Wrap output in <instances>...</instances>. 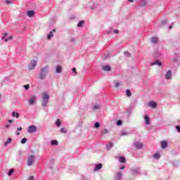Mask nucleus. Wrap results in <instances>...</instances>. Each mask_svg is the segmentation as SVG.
Instances as JSON below:
<instances>
[{
	"instance_id": "62",
	"label": "nucleus",
	"mask_w": 180,
	"mask_h": 180,
	"mask_svg": "<svg viewBox=\"0 0 180 180\" xmlns=\"http://www.w3.org/2000/svg\"><path fill=\"white\" fill-rule=\"evenodd\" d=\"M172 25H174V22H172Z\"/></svg>"
},
{
	"instance_id": "52",
	"label": "nucleus",
	"mask_w": 180,
	"mask_h": 180,
	"mask_svg": "<svg viewBox=\"0 0 180 180\" xmlns=\"http://www.w3.org/2000/svg\"><path fill=\"white\" fill-rule=\"evenodd\" d=\"M124 168H126V166L122 165L120 167V169H124Z\"/></svg>"
},
{
	"instance_id": "39",
	"label": "nucleus",
	"mask_w": 180,
	"mask_h": 180,
	"mask_svg": "<svg viewBox=\"0 0 180 180\" xmlns=\"http://www.w3.org/2000/svg\"><path fill=\"white\" fill-rule=\"evenodd\" d=\"M122 84L120 82H115V88H119Z\"/></svg>"
},
{
	"instance_id": "38",
	"label": "nucleus",
	"mask_w": 180,
	"mask_h": 180,
	"mask_svg": "<svg viewBox=\"0 0 180 180\" xmlns=\"http://www.w3.org/2000/svg\"><path fill=\"white\" fill-rule=\"evenodd\" d=\"M122 124H123V121L121 120L117 121V126H122Z\"/></svg>"
},
{
	"instance_id": "49",
	"label": "nucleus",
	"mask_w": 180,
	"mask_h": 180,
	"mask_svg": "<svg viewBox=\"0 0 180 180\" xmlns=\"http://www.w3.org/2000/svg\"><path fill=\"white\" fill-rule=\"evenodd\" d=\"M60 132L61 133H65V128H61L60 129Z\"/></svg>"
},
{
	"instance_id": "26",
	"label": "nucleus",
	"mask_w": 180,
	"mask_h": 180,
	"mask_svg": "<svg viewBox=\"0 0 180 180\" xmlns=\"http://www.w3.org/2000/svg\"><path fill=\"white\" fill-rule=\"evenodd\" d=\"M51 146H58V141L57 140H52L51 141Z\"/></svg>"
},
{
	"instance_id": "15",
	"label": "nucleus",
	"mask_w": 180,
	"mask_h": 180,
	"mask_svg": "<svg viewBox=\"0 0 180 180\" xmlns=\"http://www.w3.org/2000/svg\"><path fill=\"white\" fill-rule=\"evenodd\" d=\"M63 68L60 65H56V72H57V74H61Z\"/></svg>"
},
{
	"instance_id": "57",
	"label": "nucleus",
	"mask_w": 180,
	"mask_h": 180,
	"mask_svg": "<svg viewBox=\"0 0 180 180\" xmlns=\"http://www.w3.org/2000/svg\"><path fill=\"white\" fill-rule=\"evenodd\" d=\"M169 30H171V29H172V25H169Z\"/></svg>"
},
{
	"instance_id": "28",
	"label": "nucleus",
	"mask_w": 180,
	"mask_h": 180,
	"mask_svg": "<svg viewBox=\"0 0 180 180\" xmlns=\"http://www.w3.org/2000/svg\"><path fill=\"white\" fill-rule=\"evenodd\" d=\"M112 147H113V143H110L106 145V150H109Z\"/></svg>"
},
{
	"instance_id": "45",
	"label": "nucleus",
	"mask_w": 180,
	"mask_h": 180,
	"mask_svg": "<svg viewBox=\"0 0 180 180\" xmlns=\"http://www.w3.org/2000/svg\"><path fill=\"white\" fill-rule=\"evenodd\" d=\"M6 4L7 5H11V4H12V1H11V0H6Z\"/></svg>"
},
{
	"instance_id": "59",
	"label": "nucleus",
	"mask_w": 180,
	"mask_h": 180,
	"mask_svg": "<svg viewBox=\"0 0 180 180\" xmlns=\"http://www.w3.org/2000/svg\"><path fill=\"white\" fill-rule=\"evenodd\" d=\"M17 136H20V132H16Z\"/></svg>"
},
{
	"instance_id": "14",
	"label": "nucleus",
	"mask_w": 180,
	"mask_h": 180,
	"mask_svg": "<svg viewBox=\"0 0 180 180\" xmlns=\"http://www.w3.org/2000/svg\"><path fill=\"white\" fill-rule=\"evenodd\" d=\"M103 165H102V163H98L97 165H96L95 167H94V171H99L100 169H102V167Z\"/></svg>"
},
{
	"instance_id": "23",
	"label": "nucleus",
	"mask_w": 180,
	"mask_h": 180,
	"mask_svg": "<svg viewBox=\"0 0 180 180\" xmlns=\"http://www.w3.org/2000/svg\"><path fill=\"white\" fill-rule=\"evenodd\" d=\"M53 32H56V29H53V31H51L49 32V34L47 36L48 40H50V39H51V37H53Z\"/></svg>"
},
{
	"instance_id": "36",
	"label": "nucleus",
	"mask_w": 180,
	"mask_h": 180,
	"mask_svg": "<svg viewBox=\"0 0 180 180\" xmlns=\"http://www.w3.org/2000/svg\"><path fill=\"white\" fill-rule=\"evenodd\" d=\"M167 23H168V20H163L161 22L162 26H165V25H167Z\"/></svg>"
},
{
	"instance_id": "31",
	"label": "nucleus",
	"mask_w": 180,
	"mask_h": 180,
	"mask_svg": "<svg viewBox=\"0 0 180 180\" xmlns=\"http://www.w3.org/2000/svg\"><path fill=\"white\" fill-rule=\"evenodd\" d=\"M108 133H109V131H108V129H104L101 132V136H104V134H108Z\"/></svg>"
},
{
	"instance_id": "32",
	"label": "nucleus",
	"mask_w": 180,
	"mask_h": 180,
	"mask_svg": "<svg viewBox=\"0 0 180 180\" xmlns=\"http://www.w3.org/2000/svg\"><path fill=\"white\" fill-rule=\"evenodd\" d=\"M146 5H147V1H146V0H142L139 6H146Z\"/></svg>"
},
{
	"instance_id": "51",
	"label": "nucleus",
	"mask_w": 180,
	"mask_h": 180,
	"mask_svg": "<svg viewBox=\"0 0 180 180\" xmlns=\"http://www.w3.org/2000/svg\"><path fill=\"white\" fill-rule=\"evenodd\" d=\"M28 180H34V176H30Z\"/></svg>"
},
{
	"instance_id": "48",
	"label": "nucleus",
	"mask_w": 180,
	"mask_h": 180,
	"mask_svg": "<svg viewBox=\"0 0 180 180\" xmlns=\"http://www.w3.org/2000/svg\"><path fill=\"white\" fill-rule=\"evenodd\" d=\"M93 108L94 109V110H96V109H99V105H94Z\"/></svg>"
},
{
	"instance_id": "6",
	"label": "nucleus",
	"mask_w": 180,
	"mask_h": 180,
	"mask_svg": "<svg viewBox=\"0 0 180 180\" xmlns=\"http://www.w3.org/2000/svg\"><path fill=\"white\" fill-rule=\"evenodd\" d=\"M1 39L5 40V41H9V40H12L13 37L12 36L9 37L8 33H4V35Z\"/></svg>"
},
{
	"instance_id": "21",
	"label": "nucleus",
	"mask_w": 180,
	"mask_h": 180,
	"mask_svg": "<svg viewBox=\"0 0 180 180\" xmlns=\"http://www.w3.org/2000/svg\"><path fill=\"white\" fill-rule=\"evenodd\" d=\"M122 174L120 172H118L116 176L115 180H120L122 179Z\"/></svg>"
},
{
	"instance_id": "11",
	"label": "nucleus",
	"mask_w": 180,
	"mask_h": 180,
	"mask_svg": "<svg viewBox=\"0 0 180 180\" xmlns=\"http://www.w3.org/2000/svg\"><path fill=\"white\" fill-rule=\"evenodd\" d=\"M168 147V142L167 141H162L161 142V148L164 149L167 148Z\"/></svg>"
},
{
	"instance_id": "3",
	"label": "nucleus",
	"mask_w": 180,
	"mask_h": 180,
	"mask_svg": "<svg viewBox=\"0 0 180 180\" xmlns=\"http://www.w3.org/2000/svg\"><path fill=\"white\" fill-rule=\"evenodd\" d=\"M36 160V155H30L28 156L27 160V165L28 167H32L33 164L34 163V161Z\"/></svg>"
},
{
	"instance_id": "22",
	"label": "nucleus",
	"mask_w": 180,
	"mask_h": 180,
	"mask_svg": "<svg viewBox=\"0 0 180 180\" xmlns=\"http://www.w3.org/2000/svg\"><path fill=\"white\" fill-rule=\"evenodd\" d=\"M161 158V154L157 153H155L153 155V158H155V160H160V158Z\"/></svg>"
},
{
	"instance_id": "5",
	"label": "nucleus",
	"mask_w": 180,
	"mask_h": 180,
	"mask_svg": "<svg viewBox=\"0 0 180 180\" xmlns=\"http://www.w3.org/2000/svg\"><path fill=\"white\" fill-rule=\"evenodd\" d=\"M37 65V61L36 60H31L28 65V70L30 71H32L34 68H36V66Z\"/></svg>"
},
{
	"instance_id": "18",
	"label": "nucleus",
	"mask_w": 180,
	"mask_h": 180,
	"mask_svg": "<svg viewBox=\"0 0 180 180\" xmlns=\"http://www.w3.org/2000/svg\"><path fill=\"white\" fill-rule=\"evenodd\" d=\"M148 106H150V108H157V103H155L154 101H150L148 103Z\"/></svg>"
},
{
	"instance_id": "12",
	"label": "nucleus",
	"mask_w": 180,
	"mask_h": 180,
	"mask_svg": "<svg viewBox=\"0 0 180 180\" xmlns=\"http://www.w3.org/2000/svg\"><path fill=\"white\" fill-rule=\"evenodd\" d=\"M150 65H158L159 67H161V65H162V63L158 60H156L155 62L150 63Z\"/></svg>"
},
{
	"instance_id": "58",
	"label": "nucleus",
	"mask_w": 180,
	"mask_h": 180,
	"mask_svg": "<svg viewBox=\"0 0 180 180\" xmlns=\"http://www.w3.org/2000/svg\"><path fill=\"white\" fill-rule=\"evenodd\" d=\"M9 127H10L9 124L6 125V129H9Z\"/></svg>"
},
{
	"instance_id": "13",
	"label": "nucleus",
	"mask_w": 180,
	"mask_h": 180,
	"mask_svg": "<svg viewBox=\"0 0 180 180\" xmlns=\"http://www.w3.org/2000/svg\"><path fill=\"white\" fill-rule=\"evenodd\" d=\"M134 146H135L136 148H138L139 150L143 148V143L136 142L134 143Z\"/></svg>"
},
{
	"instance_id": "7",
	"label": "nucleus",
	"mask_w": 180,
	"mask_h": 180,
	"mask_svg": "<svg viewBox=\"0 0 180 180\" xmlns=\"http://www.w3.org/2000/svg\"><path fill=\"white\" fill-rule=\"evenodd\" d=\"M37 131V127L34 125H30L28 127V131L29 133H34V131Z\"/></svg>"
},
{
	"instance_id": "55",
	"label": "nucleus",
	"mask_w": 180,
	"mask_h": 180,
	"mask_svg": "<svg viewBox=\"0 0 180 180\" xmlns=\"http://www.w3.org/2000/svg\"><path fill=\"white\" fill-rule=\"evenodd\" d=\"M114 33L118 34V33H119V30H114Z\"/></svg>"
},
{
	"instance_id": "29",
	"label": "nucleus",
	"mask_w": 180,
	"mask_h": 180,
	"mask_svg": "<svg viewBox=\"0 0 180 180\" xmlns=\"http://www.w3.org/2000/svg\"><path fill=\"white\" fill-rule=\"evenodd\" d=\"M84 22H85L84 20L79 21L77 24V27H82V26H84Z\"/></svg>"
},
{
	"instance_id": "53",
	"label": "nucleus",
	"mask_w": 180,
	"mask_h": 180,
	"mask_svg": "<svg viewBox=\"0 0 180 180\" xmlns=\"http://www.w3.org/2000/svg\"><path fill=\"white\" fill-rule=\"evenodd\" d=\"M127 112L128 113H131V108H128L127 109Z\"/></svg>"
},
{
	"instance_id": "34",
	"label": "nucleus",
	"mask_w": 180,
	"mask_h": 180,
	"mask_svg": "<svg viewBox=\"0 0 180 180\" xmlns=\"http://www.w3.org/2000/svg\"><path fill=\"white\" fill-rule=\"evenodd\" d=\"M120 136H129V132H126L124 131H122L121 133L120 134Z\"/></svg>"
},
{
	"instance_id": "43",
	"label": "nucleus",
	"mask_w": 180,
	"mask_h": 180,
	"mask_svg": "<svg viewBox=\"0 0 180 180\" xmlns=\"http://www.w3.org/2000/svg\"><path fill=\"white\" fill-rule=\"evenodd\" d=\"M171 164H172L173 167H178V162H171Z\"/></svg>"
},
{
	"instance_id": "25",
	"label": "nucleus",
	"mask_w": 180,
	"mask_h": 180,
	"mask_svg": "<svg viewBox=\"0 0 180 180\" xmlns=\"http://www.w3.org/2000/svg\"><path fill=\"white\" fill-rule=\"evenodd\" d=\"M179 58V54L174 53V58L173 59L174 63H176V61H178Z\"/></svg>"
},
{
	"instance_id": "47",
	"label": "nucleus",
	"mask_w": 180,
	"mask_h": 180,
	"mask_svg": "<svg viewBox=\"0 0 180 180\" xmlns=\"http://www.w3.org/2000/svg\"><path fill=\"white\" fill-rule=\"evenodd\" d=\"M72 73H73V74H77V68H73L72 69Z\"/></svg>"
},
{
	"instance_id": "63",
	"label": "nucleus",
	"mask_w": 180,
	"mask_h": 180,
	"mask_svg": "<svg viewBox=\"0 0 180 180\" xmlns=\"http://www.w3.org/2000/svg\"><path fill=\"white\" fill-rule=\"evenodd\" d=\"M0 98H1V94H0Z\"/></svg>"
},
{
	"instance_id": "46",
	"label": "nucleus",
	"mask_w": 180,
	"mask_h": 180,
	"mask_svg": "<svg viewBox=\"0 0 180 180\" xmlns=\"http://www.w3.org/2000/svg\"><path fill=\"white\" fill-rule=\"evenodd\" d=\"M176 131H178V133H180V126L179 125L176 126Z\"/></svg>"
},
{
	"instance_id": "60",
	"label": "nucleus",
	"mask_w": 180,
	"mask_h": 180,
	"mask_svg": "<svg viewBox=\"0 0 180 180\" xmlns=\"http://www.w3.org/2000/svg\"><path fill=\"white\" fill-rule=\"evenodd\" d=\"M134 0H129V2H133Z\"/></svg>"
},
{
	"instance_id": "35",
	"label": "nucleus",
	"mask_w": 180,
	"mask_h": 180,
	"mask_svg": "<svg viewBox=\"0 0 180 180\" xmlns=\"http://www.w3.org/2000/svg\"><path fill=\"white\" fill-rule=\"evenodd\" d=\"M126 94H127V96H128L129 98H130V96H131V91H130V89H127Z\"/></svg>"
},
{
	"instance_id": "10",
	"label": "nucleus",
	"mask_w": 180,
	"mask_h": 180,
	"mask_svg": "<svg viewBox=\"0 0 180 180\" xmlns=\"http://www.w3.org/2000/svg\"><path fill=\"white\" fill-rule=\"evenodd\" d=\"M150 43H152V44H157V43H158V37H153L150 39Z\"/></svg>"
},
{
	"instance_id": "2",
	"label": "nucleus",
	"mask_w": 180,
	"mask_h": 180,
	"mask_svg": "<svg viewBox=\"0 0 180 180\" xmlns=\"http://www.w3.org/2000/svg\"><path fill=\"white\" fill-rule=\"evenodd\" d=\"M42 99L43 103L41 104L44 108H46L47 106V104L49 103V99H50V96L46 93H42Z\"/></svg>"
},
{
	"instance_id": "37",
	"label": "nucleus",
	"mask_w": 180,
	"mask_h": 180,
	"mask_svg": "<svg viewBox=\"0 0 180 180\" xmlns=\"http://www.w3.org/2000/svg\"><path fill=\"white\" fill-rule=\"evenodd\" d=\"M13 172H15V170H13V169H11L8 172V176H11V175H12Z\"/></svg>"
},
{
	"instance_id": "61",
	"label": "nucleus",
	"mask_w": 180,
	"mask_h": 180,
	"mask_svg": "<svg viewBox=\"0 0 180 180\" xmlns=\"http://www.w3.org/2000/svg\"><path fill=\"white\" fill-rule=\"evenodd\" d=\"M70 18H71V19H74V16H71Z\"/></svg>"
},
{
	"instance_id": "9",
	"label": "nucleus",
	"mask_w": 180,
	"mask_h": 180,
	"mask_svg": "<svg viewBox=\"0 0 180 180\" xmlns=\"http://www.w3.org/2000/svg\"><path fill=\"white\" fill-rule=\"evenodd\" d=\"M171 77H172V71L168 70L165 75L166 79H171Z\"/></svg>"
},
{
	"instance_id": "1",
	"label": "nucleus",
	"mask_w": 180,
	"mask_h": 180,
	"mask_svg": "<svg viewBox=\"0 0 180 180\" xmlns=\"http://www.w3.org/2000/svg\"><path fill=\"white\" fill-rule=\"evenodd\" d=\"M49 70L50 67H49V65H46L42 68L39 72V79H46V77H47Z\"/></svg>"
},
{
	"instance_id": "30",
	"label": "nucleus",
	"mask_w": 180,
	"mask_h": 180,
	"mask_svg": "<svg viewBox=\"0 0 180 180\" xmlns=\"http://www.w3.org/2000/svg\"><path fill=\"white\" fill-rule=\"evenodd\" d=\"M101 127V123L98 122H96L94 123V129H99Z\"/></svg>"
},
{
	"instance_id": "20",
	"label": "nucleus",
	"mask_w": 180,
	"mask_h": 180,
	"mask_svg": "<svg viewBox=\"0 0 180 180\" xmlns=\"http://www.w3.org/2000/svg\"><path fill=\"white\" fill-rule=\"evenodd\" d=\"M103 70L104 71H112V68L110 67V65H105L103 66Z\"/></svg>"
},
{
	"instance_id": "54",
	"label": "nucleus",
	"mask_w": 180,
	"mask_h": 180,
	"mask_svg": "<svg viewBox=\"0 0 180 180\" xmlns=\"http://www.w3.org/2000/svg\"><path fill=\"white\" fill-rule=\"evenodd\" d=\"M18 131H22V127H19L17 129Z\"/></svg>"
},
{
	"instance_id": "4",
	"label": "nucleus",
	"mask_w": 180,
	"mask_h": 180,
	"mask_svg": "<svg viewBox=\"0 0 180 180\" xmlns=\"http://www.w3.org/2000/svg\"><path fill=\"white\" fill-rule=\"evenodd\" d=\"M130 171L131 172V175L134 176H136V175H140L141 174V169L140 167H135L130 169Z\"/></svg>"
},
{
	"instance_id": "24",
	"label": "nucleus",
	"mask_w": 180,
	"mask_h": 180,
	"mask_svg": "<svg viewBox=\"0 0 180 180\" xmlns=\"http://www.w3.org/2000/svg\"><path fill=\"white\" fill-rule=\"evenodd\" d=\"M12 143V138H8L7 141L4 143L5 147L8 146V144H11Z\"/></svg>"
},
{
	"instance_id": "44",
	"label": "nucleus",
	"mask_w": 180,
	"mask_h": 180,
	"mask_svg": "<svg viewBox=\"0 0 180 180\" xmlns=\"http://www.w3.org/2000/svg\"><path fill=\"white\" fill-rule=\"evenodd\" d=\"M24 88L26 91H27L29 89V88H30V86L29 84L27 85H24Z\"/></svg>"
},
{
	"instance_id": "56",
	"label": "nucleus",
	"mask_w": 180,
	"mask_h": 180,
	"mask_svg": "<svg viewBox=\"0 0 180 180\" xmlns=\"http://www.w3.org/2000/svg\"><path fill=\"white\" fill-rule=\"evenodd\" d=\"M13 120H8V123H13Z\"/></svg>"
},
{
	"instance_id": "17",
	"label": "nucleus",
	"mask_w": 180,
	"mask_h": 180,
	"mask_svg": "<svg viewBox=\"0 0 180 180\" xmlns=\"http://www.w3.org/2000/svg\"><path fill=\"white\" fill-rule=\"evenodd\" d=\"M34 11H28L27 15L29 18H33L34 16Z\"/></svg>"
},
{
	"instance_id": "33",
	"label": "nucleus",
	"mask_w": 180,
	"mask_h": 180,
	"mask_svg": "<svg viewBox=\"0 0 180 180\" xmlns=\"http://www.w3.org/2000/svg\"><path fill=\"white\" fill-rule=\"evenodd\" d=\"M55 124H56V126H57L58 127H60V126H61V121H60V120L58 119V120H56V122H55Z\"/></svg>"
},
{
	"instance_id": "50",
	"label": "nucleus",
	"mask_w": 180,
	"mask_h": 180,
	"mask_svg": "<svg viewBox=\"0 0 180 180\" xmlns=\"http://www.w3.org/2000/svg\"><path fill=\"white\" fill-rule=\"evenodd\" d=\"M49 164L51 165L54 164V159H51Z\"/></svg>"
},
{
	"instance_id": "8",
	"label": "nucleus",
	"mask_w": 180,
	"mask_h": 180,
	"mask_svg": "<svg viewBox=\"0 0 180 180\" xmlns=\"http://www.w3.org/2000/svg\"><path fill=\"white\" fill-rule=\"evenodd\" d=\"M36 103V96H32L29 100L30 105H34Z\"/></svg>"
},
{
	"instance_id": "40",
	"label": "nucleus",
	"mask_w": 180,
	"mask_h": 180,
	"mask_svg": "<svg viewBox=\"0 0 180 180\" xmlns=\"http://www.w3.org/2000/svg\"><path fill=\"white\" fill-rule=\"evenodd\" d=\"M26 141H27V139L23 138V139L21 140V144H25V143H26Z\"/></svg>"
},
{
	"instance_id": "19",
	"label": "nucleus",
	"mask_w": 180,
	"mask_h": 180,
	"mask_svg": "<svg viewBox=\"0 0 180 180\" xmlns=\"http://www.w3.org/2000/svg\"><path fill=\"white\" fill-rule=\"evenodd\" d=\"M119 161L122 164H126V158L124 156H121L119 158Z\"/></svg>"
},
{
	"instance_id": "27",
	"label": "nucleus",
	"mask_w": 180,
	"mask_h": 180,
	"mask_svg": "<svg viewBox=\"0 0 180 180\" xmlns=\"http://www.w3.org/2000/svg\"><path fill=\"white\" fill-rule=\"evenodd\" d=\"M12 116H13V117H16L17 119H19V112H16L13 111L12 112Z\"/></svg>"
},
{
	"instance_id": "41",
	"label": "nucleus",
	"mask_w": 180,
	"mask_h": 180,
	"mask_svg": "<svg viewBox=\"0 0 180 180\" xmlns=\"http://www.w3.org/2000/svg\"><path fill=\"white\" fill-rule=\"evenodd\" d=\"M158 56H160V53L156 52L155 54L154 55V57H156V58H161V57Z\"/></svg>"
},
{
	"instance_id": "16",
	"label": "nucleus",
	"mask_w": 180,
	"mask_h": 180,
	"mask_svg": "<svg viewBox=\"0 0 180 180\" xmlns=\"http://www.w3.org/2000/svg\"><path fill=\"white\" fill-rule=\"evenodd\" d=\"M144 119H145V124L148 126V124H150V117H148V115H146L144 116Z\"/></svg>"
},
{
	"instance_id": "42",
	"label": "nucleus",
	"mask_w": 180,
	"mask_h": 180,
	"mask_svg": "<svg viewBox=\"0 0 180 180\" xmlns=\"http://www.w3.org/2000/svg\"><path fill=\"white\" fill-rule=\"evenodd\" d=\"M124 56H127V57H130V52L129 51H124Z\"/></svg>"
}]
</instances>
